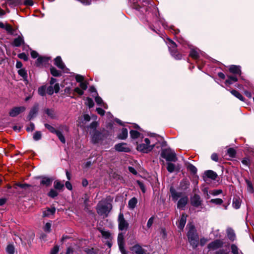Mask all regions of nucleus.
Wrapping results in <instances>:
<instances>
[{
  "label": "nucleus",
  "instance_id": "nucleus-23",
  "mask_svg": "<svg viewBox=\"0 0 254 254\" xmlns=\"http://www.w3.org/2000/svg\"><path fill=\"white\" fill-rule=\"evenodd\" d=\"M38 105L37 104L35 105L31 109L28 118L29 120L32 119L34 118L38 111Z\"/></svg>",
  "mask_w": 254,
  "mask_h": 254
},
{
  "label": "nucleus",
  "instance_id": "nucleus-51",
  "mask_svg": "<svg viewBox=\"0 0 254 254\" xmlns=\"http://www.w3.org/2000/svg\"><path fill=\"white\" fill-rule=\"evenodd\" d=\"M41 138V133L40 131H36L33 135V139L36 140H39Z\"/></svg>",
  "mask_w": 254,
  "mask_h": 254
},
{
  "label": "nucleus",
  "instance_id": "nucleus-34",
  "mask_svg": "<svg viewBox=\"0 0 254 254\" xmlns=\"http://www.w3.org/2000/svg\"><path fill=\"white\" fill-rule=\"evenodd\" d=\"M23 43V39L22 37L19 36L15 38L13 41V45L16 47L20 46Z\"/></svg>",
  "mask_w": 254,
  "mask_h": 254
},
{
  "label": "nucleus",
  "instance_id": "nucleus-39",
  "mask_svg": "<svg viewBox=\"0 0 254 254\" xmlns=\"http://www.w3.org/2000/svg\"><path fill=\"white\" fill-rule=\"evenodd\" d=\"M56 135L58 137L59 139L63 143H65V139L63 133L59 130H58L56 133Z\"/></svg>",
  "mask_w": 254,
  "mask_h": 254
},
{
  "label": "nucleus",
  "instance_id": "nucleus-47",
  "mask_svg": "<svg viewBox=\"0 0 254 254\" xmlns=\"http://www.w3.org/2000/svg\"><path fill=\"white\" fill-rule=\"evenodd\" d=\"M86 104L89 107V108H92L94 106V103L91 98L88 97L86 99Z\"/></svg>",
  "mask_w": 254,
  "mask_h": 254
},
{
  "label": "nucleus",
  "instance_id": "nucleus-48",
  "mask_svg": "<svg viewBox=\"0 0 254 254\" xmlns=\"http://www.w3.org/2000/svg\"><path fill=\"white\" fill-rule=\"evenodd\" d=\"M139 134L140 133L137 131L133 130H131L130 131V135L132 138H137L139 136Z\"/></svg>",
  "mask_w": 254,
  "mask_h": 254
},
{
  "label": "nucleus",
  "instance_id": "nucleus-57",
  "mask_svg": "<svg viewBox=\"0 0 254 254\" xmlns=\"http://www.w3.org/2000/svg\"><path fill=\"white\" fill-rule=\"evenodd\" d=\"M46 92L49 95H52L54 92L53 87L52 85L48 86L46 88Z\"/></svg>",
  "mask_w": 254,
  "mask_h": 254
},
{
  "label": "nucleus",
  "instance_id": "nucleus-37",
  "mask_svg": "<svg viewBox=\"0 0 254 254\" xmlns=\"http://www.w3.org/2000/svg\"><path fill=\"white\" fill-rule=\"evenodd\" d=\"M233 206L236 209H238L241 206V201L239 198H234L233 200Z\"/></svg>",
  "mask_w": 254,
  "mask_h": 254
},
{
  "label": "nucleus",
  "instance_id": "nucleus-62",
  "mask_svg": "<svg viewBox=\"0 0 254 254\" xmlns=\"http://www.w3.org/2000/svg\"><path fill=\"white\" fill-rule=\"evenodd\" d=\"M227 153L231 157H234L235 155V151L233 148H229L227 150Z\"/></svg>",
  "mask_w": 254,
  "mask_h": 254
},
{
  "label": "nucleus",
  "instance_id": "nucleus-29",
  "mask_svg": "<svg viewBox=\"0 0 254 254\" xmlns=\"http://www.w3.org/2000/svg\"><path fill=\"white\" fill-rule=\"evenodd\" d=\"M128 135V131L127 128H123L122 129L121 132L118 135V137L121 139H125Z\"/></svg>",
  "mask_w": 254,
  "mask_h": 254
},
{
  "label": "nucleus",
  "instance_id": "nucleus-49",
  "mask_svg": "<svg viewBox=\"0 0 254 254\" xmlns=\"http://www.w3.org/2000/svg\"><path fill=\"white\" fill-rule=\"evenodd\" d=\"M45 126L50 132L52 133H56V132L58 131V130H56L53 127L51 126L49 124H45Z\"/></svg>",
  "mask_w": 254,
  "mask_h": 254
},
{
  "label": "nucleus",
  "instance_id": "nucleus-64",
  "mask_svg": "<svg viewBox=\"0 0 254 254\" xmlns=\"http://www.w3.org/2000/svg\"><path fill=\"white\" fill-rule=\"evenodd\" d=\"M59 248L58 246H55L51 252V254H57L59 252Z\"/></svg>",
  "mask_w": 254,
  "mask_h": 254
},
{
  "label": "nucleus",
  "instance_id": "nucleus-9",
  "mask_svg": "<svg viewBox=\"0 0 254 254\" xmlns=\"http://www.w3.org/2000/svg\"><path fill=\"white\" fill-rule=\"evenodd\" d=\"M223 245V242L221 240H216L211 243H210L208 246V249L211 250H215L222 247Z\"/></svg>",
  "mask_w": 254,
  "mask_h": 254
},
{
  "label": "nucleus",
  "instance_id": "nucleus-36",
  "mask_svg": "<svg viewBox=\"0 0 254 254\" xmlns=\"http://www.w3.org/2000/svg\"><path fill=\"white\" fill-rule=\"evenodd\" d=\"M232 95L238 98L241 101H244V98L243 96L237 91L233 90L231 91Z\"/></svg>",
  "mask_w": 254,
  "mask_h": 254
},
{
  "label": "nucleus",
  "instance_id": "nucleus-21",
  "mask_svg": "<svg viewBox=\"0 0 254 254\" xmlns=\"http://www.w3.org/2000/svg\"><path fill=\"white\" fill-rule=\"evenodd\" d=\"M101 139V133L95 130L92 137V141L94 143H97Z\"/></svg>",
  "mask_w": 254,
  "mask_h": 254
},
{
  "label": "nucleus",
  "instance_id": "nucleus-55",
  "mask_svg": "<svg viewBox=\"0 0 254 254\" xmlns=\"http://www.w3.org/2000/svg\"><path fill=\"white\" fill-rule=\"evenodd\" d=\"M51 223L50 222L47 223L44 227V230L45 232H50L51 231Z\"/></svg>",
  "mask_w": 254,
  "mask_h": 254
},
{
  "label": "nucleus",
  "instance_id": "nucleus-6",
  "mask_svg": "<svg viewBox=\"0 0 254 254\" xmlns=\"http://www.w3.org/2000/svg\"><path fill=\"white\" fill-rule=\"evenodd\" d=\"M26 108L24 106L15 107L10 110L9 115L11 117H15L24 112Z\"/></svg>",
  "mask_w": 254,
  "mask_h": 254
},
{
  "label": "nucleus",
  "instance_id": "nucleus-44",
  "mask_svg": "<svg viewBox=\"0 0 254 254\" xmlns=\"http://www.w3.org/2000/svg\"><path fill=\"white\" fill-rule=\"evenodd\" d=\"M58 195V192L54 189H51L48 193V196L54 198Z\"/></svg>",
  "mask_w": 254,
  "mask_h": 254
},
{
  "label": "nucleus",
  "instance_id": "nucleus-14",
  "mask_svg": "<svg viewBox=\"0 0 254 254\" xmlns=\"http://www.w3.org/2000/svg\"><path fill=\"white\" fill-rule=\"evenodd\" d=\"M170 191L172 200L174 201H176L182 195V192H177L173 187L170 188Z\"/></svg>",
  "mask_w": 254,
  "mask_h": 254
},
{
  "label": "nucleus",
  "instance_id": "nucleus-38",
  "mask_svg": "<svg viewBox=\"0 0 254 254\" xmlns=\"http://www.w3.org/2000/svg\"><path fill=\"white\" fill-rule=\"evenodd\" d=\"M95 101L97 103V104H98V105H101V106H102L104 108H107V105L106 104H105L102 99H101V98H100V97L99 96H97L96 98H95Z\"/></svg>",
  "mask_w": 254,
  "mask_h": 254
},
{
  "label": "nucleus",
  "instance_id": "nucleus-32",
  "mask_svg": "<svg viewBox=\"0 0 254 254\" xmlns=\"http://www.w3.org/2000/svg\"><path fill=\"white\" fill-rule=\"evenodd\" d=\"M54 188L56 190H62L64 187V185L63 183H62L59 180H57L54 182Z\"/></svg>",
  "mask_w": 254,
  "mask_h": 254
},
{
  "label": "nucleus",
  "instance_id": "nucleus-12",
  "mask_svg": "<svg viewBox=\"0 0 254 254\" xmlns=\"http://www.w3.org/2000/svg\"><path fill=\"white\" fill-rule=\"evenodd\" d=\"M198 235L196 233V230L193 225H189V230L188 232V239L194 238L195 237H198Z\"/></svg>",
  "mask_w": 254,
  "mask_h": 254
},
{
  "label": "nucleus",
  "instance_id": "nucleus-52",
  "mask_svg": "<svg viewBox=\"0 0 254 254\" xmlns=\"http://www.w3.org/2000/svg\"><path fill=\"white\" fill-rule=\"evenodd\" d=\"M223 202V200L221 198L212 199L210 200V202L215 203L216 204H221Z\"/></svg>",
  "mask_w": 254,
  "mask_h": 254
},
{
  "label": "nucleus",
  "instance_id": "nucleus-50",
  "mask_svg": "<svg viewBox=\"0 0 254 254\" xmlns=\"http://www.w3.org/2000/svg\"><path fill=\"white\" fill-rule=\"evenodd\" d=\"M232 253L233 254H239V249L236 245L235 244H232L231 246Z\"/></svg>",
  "mask_w": 254,
  "mask_h": 254
},
{
  "label": "nucleus",
  "instance_id": "nucleus-16",
  "mask_svg": "<svg viewBox=\"0 0 254 254\" xmlns=\"http://www.w3.org/2000/svg\"><path fill=\"white\" fill-rule=\"evenodd\" d=\"M130 250L136 254H144L145 251L139 245H135L130 248Z\"/></svg>",
  "mask_w": 254,
  "mask_h": 254
},
{
  "label": "nucleus",
  "instance_id": "nucleus-59",
  "mask_svg": "<svg viewBox=\"0 0 254 254\" xmlns=\"http://www.w3.org/2000/svg\"><path fill=\"white\" fill-rule=\"evenodd\" d=\"M242 163L246 166H249L250 164V160L248 158H245L242 160Z\"/></svg>",
  "mask_w": 254,
  "mask_h": 254
},
{
  "label": "nucleus",
  "instance_id": "nucleus-43",
  "mask_svg": "<svg viewBox=\"0 0 254 254\" xmlns=\"http://www.w3.org/2000/svg\"><path fill=\"white\" fill-rule=\"evenodd\" d=\"M187 169L193 174H195L197 172L196 168L191 164H189L188 165Z\"/></svg>",
  "mask_w": 254,
  "mask_h": 254
},
{
  "label": "nucleus",
  "instance_id": "nucleus-33",
  "mask_svg": "<svg viewBox=\"0 0 254 254\" xmlns=\"http://www.w3.org/2000/svg\"><path fill=\"white\" fill-rule=\"evenodd\" d=\"M246 182L247 186V191L251 193H253L254 190V188H253V185H252V183H251V182L248 180H246Z\"/></svg>",
  "mask_w": 254,
  "mask_h": 254
},
{
  "label": "nucleus",
  "instance_id": "nucleus-63",
  "mask_svg": "<svg viewBox=\"0 0 254 254\" xmlns=\"http://www.w3.org/2000/svg\"><path fill=\"white\" fill-rule=\"evenodd\" d=\"M154 218L151 217L150 218L147 222V226L148 228H150L153 223Z\"/></svg>",
  "mask_w": 254,
  "mask_h": 254
},
{
  "label": "nucleus",
  "instance_id": "nucleus-1",
  "mask_svg": "<svg viewBox=\"0 0 254 254\" xmlns=\"http://www.w3.org/2000/svg\"><path fill=\"white\" fill-rule=\"evenodd\" d=\"M112 209V204L105 200L100 201L97 205L96 209L98 214L107 217Z\"/></svg>",
  "mask_w": 254,
  "mask_h": 254
},
{
  "label": "nucleus",
  "instance_id": "nucleus-45",
  "mask_svg": "<svg viewBox=\"0 0 254 254\" xmlns=\"http://www.w3.org/2000/svg\"><path fill=\"white\" fill-rule=\"evenodd\" d=\"M50 70L51 74L54 76H59L61 75L60 72L57 70L55 67H51Z\"/></svg>",
  "mask_w": 254,
  "mask_h": 254
},
{
  "label": "nucleus",
  "instance_id": "nucleus-27",
  "mask_svg": "<svg viewBox=\"0 0 254 254\" xmlns=\"http://www.w3.org/2000/svg\"><path fill=\"white\" fill-rule=\"evenodd\" d=\"M137 203V200L135 197H132L128 201V207L130 209H133Z\"/></svg>",
  "mask_w": 254,
  "mask_h": 254
},
{
  "label": "nucleus",
  "instance_id": "nucleus-17",
  "mask_svg": "<svg viewBox=\"0 0 254 254\" xmlns=\"http://www.w3.org/2000/svg\"><path fill=\"white\" fill-rule=\"evenodd\" d=\"M187 217V215H186L185 214H182L181 215L178 224V228L180 230H183L184 228L186 223Z\"/></svg>",
  "mask_w": 254,
  "mask_h": 254
},
{
  "label": "nucleus",
  "instance_id": "nucleus-30",
  "mask_svg": "<svg viewBox=\"0 0 254 254\" xmlns=\"http://www.w3.org/2000/svg\"><path fill=\"white\" fill-rule=\"evenodd\" d=\"M227 77L228 79L225 81V83L227 85L232 84L238 80V78L235 76H227Z\"/></svg>",
  "mask_w": 254,
  "mask_h": 254
},
{
  "label": "nucleus",
  "instance_id": "nucleus-46",
  "mask_svg": "<svg viewBox=\"0 0 254 254\" xmlns=\"http://www.w3.org/2000/svg\"><path fill=\"white\" fill-rule=\"evenodd\" d=\"M46 90V87L45 86H42L39 88L38 93L41 96H44Z\"/></svg>",
  "mask_w": 254,
  "mask_h": 254
},
{
  "label": "nucleus",
  "instance_id": "nucleus-60",
  "mask_svg": "<svg viewBox=\"0 0 254 254\" xmlns=\"http://www.w3.org/2000/svg\"><path fill=\"white\" fill-rule=\"evenodd\" d=\"M80 87L82 90H86L88 87V83L86 81L80 83Z\"/></svg>",
  "mask_w": 254,
  "mask_h": 254
},
{
  "label": "nucleus",
  "instance_id": "nucleus-15",
  "mask_svg": "<svg viewBox=\"0 0 254 254\" xmlns=\"http://www.w3.org/2000/svg\"><path fill=\"white\" fill-rule=\"evenodd\" d=\"M50 60L49 58L45 57H39L37 60L36 64L37 66H40L41 65H46Z\"/></svg>",
  "mask_w": 254,
  "mask_h": 254
},
{
  "label": "nucleus",
  "instance_id": "nucleus-42",
  "mask_svg": "<svg viewBox=\"0 0 254 254\" xmlns=\"http://www.w3.org/2000/svg\"><path fill=\"white\" fill-rule=\"evenodd\" d=\"M45 113L51 118H54L56 117L54 110L47 109L45 110Z\"/></svg>",
  "mask_w": 254,
  "mask_h": 254
},
{
  "label": "nucleus",
  "instance_id": "nucleus-25",
  "mask_svg": "<svg viewBox=\"0 0 254 254\" xmlns=\"http://www.w3.org/2000/svg\"><path fill=\"white\" fill-rule=\"evenodd\" d=\"M227 237L229 240H230L232 241H233L235 240L236 236H235L234 231L232 229L230 228H228L227 229Z\"/></svg>",
  "mask_w": 254,
  "mask_h": 254
},
{
  "label": "nucleus",
  "instance_id": "nucleus-41",
  "mask_svg": "<svg viewBox=\"0 0 254 254\" xmlns=\"http://www.w3.org/2000/svg\"><path fill=\"white\" fill-rule=\"evenodd\" d=\"M6 251L8 254H14V248L12 245H8L6 247Z\"/></svg>",
  "mask_w": 254,
  "mask_h": 254
},
{
  "label": "nucleus",
  "instance_id": "nucleus-54",
  "mask_svg": "<svg viewBox=\"0 0 254 254\" xmlns=\"http://www.w3.org/2000/svg\"><path fill=\"white\" fill-rule=\"evenodd\" d=\"M77 124L80 127H83L85 125V121L83 120V116L79 117L77 121Z\"/></svg>",
  "mask_w": 254,
  "mask_h": 254
},
{
  "label": "nucleus",
  "instance_id": "nucleus-31",
  "mask_svg": "<svg viewBox=\"0 0 254 254\" xmlns=\"http://www.w3.org/2000/svg\"><path fill=\"white\" fill-rule=\"evenodd\" d=\"M56 209L54 207L48 208L47 210L43 212V217H47L50 215H53L55 213Z\"/></svg>",
  "mask_w": 254,
  "mask_h": 254
},
{
  "label": "nucleus",
  "instance_id": "nucleus-2",
  "mask_svg": "<svg viewBox=\"0 0 254 254\" xmlns=\"http://www.w3.org/2000/svg\"><path fill=\"white\" fill-rule=\"evenodd\" d=\"M151 142H152V140H150L147 138H145L143 140H142V142L137 144L136 149L138 151L147 153L150 151H151L155 146V143L150 144Z\"/></svg>",
  "mask_w": 254,
  "mask_h": 254
},
{
  "label": "nucleus",
  "instance_id": "nucleus-20",
  "mask_svg": "<svg viewBox=\"0 0 254 254\" xmlns=\"http://www.w3.org/2000/svg\"><path fill=\"white\" fill-rule=\"evenodd\" d=\"M229 71L230 72L234 74H241V70L240 66L232 65L230 66Z\"/></svg>",
  "mask_w": 254,
  "mask_h": 254
},
{
  "label": "nucleus",
  "instance_id": "nucleus-10",
  "mask_svg": "<svg viewBox=\"0 0 254 254\" xmlns=\"http://www.w3.org/2000/svg\"><path fill=\"white\" fill-rule=\"evenodd\" d=\"M115 149L119 152H128L130 151V148L126 143H121L116 144Z\"/></svg>",
  "mask_w": 254,
  "mask_h": 254
},
{
  "label": "nucleus",
  "instance_id": "nucleus-22",
  "mask_svg": "<svg viewBox=\"0 0 254 254\" xmlns=\"http://www.w3.org/2000/svg\"><path fill=\"white\" fill-rule=\"evenodd\" d=\"M204 175L207 178H210L213 180H216L217 177V174L212 170H207L205 171L204 172Z\"/></svg>",
  "mask_w": 254,
  "mask_h": 254
},
{
  "label": "nucleus",
  "instance_id": "nucleus-26",
  "mask_svg": "<svg viewBox=\"0 0 254 254\" xmlns=\"http://www.w3.org/2000/svg\"><path fill=\"white\" fill-rule=\"evenodd\" d=\"M18 74L21 76L23 80L27 83L28 82L27 80V74L26 70L24 68H21L18 70Z\"/></svg>",
  "mask_w": 254,
  "mask_h": 254
},
{
  "label": "nucleus",
  "instance_id": "nucleus-13",
  "mask_svg": "<svg viewBox=\"0 0 254 254\" xmlns=\"http://www.w3.org/2000/svg\"><path fill=\"white\" fill-rule=\"evenodd\" d=\"M188 202V197L187 196L181 198L177 203L178 208L180 209H184Z\"/></svg>",
  "mask_w": 254,
  "mask_h": 254
},
{
  "label": "nucleus",
  "instance_id": "nucleus-7",
  "mask_svg": "<svg viewBox=\"0 0 254 254\" xmlns=\"http://www.w3.org/2000/svg\"><path fill=\"white\" fill-rule=\"evenodd\" d=\"M190 204L195 207H201L202 200L200 196L195 194L190 198Z\"/></svg>",
  "mask_w": 254,
  "mask_h": 254
},
{
  "label": "nucleus",
  "instance_id": "nucleus-11",
  "mask_svg": "<svg viewBox=\"0 0 254 254\" xmlns=\"http://www.w3.org/2000/svg\"><path fill=\"white\" fill-rule=\"evenodd\" d=\"M180 169V167L179 165H176L170 162H168L167 163V170L170 173L175 171L179 172Z\"/></svg>",
  "mask_w": 254,
  "mask_h": 254
},
{
  "label": "nucleus",
  "instance_id": "nucleus-19",
  "mask_svg": "<svg viewBox=\"0 0 254 254\" xmlns=\"http://www.w3.org/2000/svg\"><path fill=\"white\" fill-rule=\"evenodd\" d=\"M53 181V179L52 178L48 177H42L40 182V185H44L46 187H49L51 185Z\"/></svg>",
  "mask_w": 254,
  "mask_h": 254
},
{
  "label": "nucleus",
  "instance_id": "nucleus-28",
  "mask_svg": "<svg viewBox=\"0 0 254 254\" xmlns=\"http://www.w3.org/2000/svg\"><path fill=\"white\" fill-rule=\"evenodd\" d=\"M100 231L103 238L109 240H112V237L111 234L109 231L103 230H100Z\"/></svg>",
  "mask_w": 254,
  "mask_h": 254
},
{
  "label": "nucleus",
  "instance_id": "nucleus-56",
  "mask_svg": "<svg viewBox=\"0 0 254 254\" xmlns=\"http://www.w3.org/2000/svg\"><path fill=\"white\" fill-rule=\"evenodd\" d=\"M222 192V190H214L210 192V193L212 195L215 196L217 195Z\"/></svg>",
  "mask_w": 254,
  "mask_h": 254
},
{
  "label": "nucleus",
  "instance_id": "nucleus-8",
  "mask_svg": "<svg viewBox=\"0 0 254 254\" xmlns=\"http://www.w3.org/2000/svg\"><path fill=\"white\" fill-rule=\"evenodd\" d=\"M118 244L122 254H127L124 248V236L122 233H119L118 236Z\"/></svg>",
  "mask_w": 254,
  "mask_h": 254
},
{
  "label": "nucleus",
  "instance_id": "nucleus-24",
  "mask_svg": "<svg viewBox=\"0 0 254 254\" xmlns=\"http://www.w3.org/2000/svg\"><path fill=\"white\" fill-rule=\"evenodd\" d=\"M190 185V183L189 180L186 179H184L182 180L180 183V188L182 190H187Z\"/></svg>",
  "mask_w": 254,
  "mask_h": 254
},
{
  "label": "nucleus",
  "instance_id": "nucleus-3",
  "mask_svg": "<svg viewBox=\"0 0 254 254\" xmlns=\"http://www.w3.org/2000/svg\"><path fill=\"white\" fill-rule=\"evenodd\" d=\"M161 156L168 162H176L178 160L176 153L170 148L163 149Z\"/></svg>",
  "mask_w": 254,
  "mask_h": 254
},
{
  "label": "nucleus",
  "instance_id": "nucleus-18",
  "mask_svg": "<svg viewBox=\"0 0 254 254\" xmlns=\"http://www.w3.org/2000/svg\"><path fill=\"white\" fill-rule=\"evenodd\" d=\"M55 64L59 68H61L62 70H64L65 66L64 63L63 62L61 57L58 56L55 59Z\"/></svg>",
  "mask_w": 254,
  "mask_h": 254
},
{
  "label": "nucleus",
  "instance_id": "nucleus-53",
  "mask_svg": "<svg viewBox=\"0 0 254 254\" xmlns=\"http://www.w3.org/2000/svg\"><path fill=\"white\" fill-rule=\"evenodd\" d=\"M6 31L9 34H12L13 32V30L12 27L9 24H5L4 28Z\"/></svg>",
  "mask_w": 254,
  "mask_h": 254
},
{
  "label": "nucleus",
  "instance_id": "nucleus-35",
  "mask_svg": "<svg viewBox=\"0 0 254 254\" xmlns=\"http://www.w3.org/2000/svg\"><path fill=\"white\" fill-rule=\"evenodd\" d=\"M189 241L193 248H196L198 244V237L189 239Z\"/></svg>",
  "mask_w": 254,
  "mask_h": 254
},
{
  "label": "nucleus",
  "instance_id": "nucleus-5",
  "mask_svg": "<svg viewBox=\"0 0 254 254\" xmlns=\"http://www.w3.org/2000/svg\"><path fill=\"white\" fill-rule=\"evenodd\" d=\"M168 48L170 50L171 55L177 60L181 59L182 56L178 51L176 50L177 47L176 44L172 40L169 39Z\"/></svg>",
  "mask_w": 254,
  "mask_h": 254
},
{
  "label": "nucleus",
  "instance_id": "nucleus-40",
  "mask_svg": "<svg viewBox=\"0 0 254 254\" xmlns=\"http://www.w3.org/2000/svg\"><path fill=\"white\" fill-rule=\"evenodd\" d=\"M198 55H199V54H198V52L194 49L191 50L190 53V56L191 57H192V58L195 59H196L198 58Z\"/></svg>",
  "mask_w": 254,
  "mask_h": 254
},
{
  "label": "nucleus",
  "instance_id": "nucleus-61",
  "mask_svg": "<svg viewBox=\"0 0 254 254\" xmlns=\"http://www.w3.org/2000/svg\"><path fill=\"white\" fill-rule=\"evenodd\" d=\"M75 79L77 82L81 83L83 81L84 78L83 76L77 74L75 76Z\"/></svg>",
  "mask_w": 254,
  "mask_h": 254
},
{
  "label": "nucleus",
  "instance_id": "nucleus-4",
  "mask_svg": "<svg viewBox=\"0 0 254 254\" xmlns=\"http://www.w3.org/2000/svg\"><path fill=\"white\" fill-rule=\"evenodd\" d=\"M119 229L121 231L127 230L128 228L129 224L125 220L123 213H120L118 218Z\"/></svg>",
  "mask_w": 254,
  "mask_h": 254
},
{
  "label": "nucleus",
  "instance_id": "nucleus-58",
  "mask_svg": "<svg viewBox=\"0 0 254 254\" xmlns=\"http://www.w3.org/2000/svg\"><path fill=\"white\" fill-rule=\"evenodd\" d=\"M18 57L19 58L27 61L28 59L27 56L25 53H21L18 54Z\"/></svg>",
  "mask_w": 254,
  "mask_h": 254
}]
</instances>
